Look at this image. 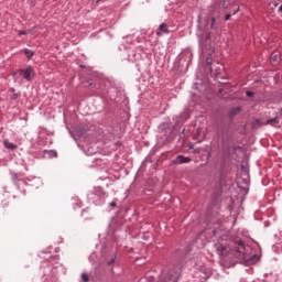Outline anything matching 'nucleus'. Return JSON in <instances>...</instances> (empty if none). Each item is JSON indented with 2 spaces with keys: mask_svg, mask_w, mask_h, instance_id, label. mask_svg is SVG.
I'll list each match as a JSON object with an SVG mask.
<instances>
[{
  "mask_svg": "<svg viewBox=\"0 0 282 282\" xmlns=\"http://www.w3.org/2000/svg\"><path fill=\"white\" fill-rule=\"evenodd\" d=\"M230 17H232V15H231V14H227L226 18H225V20H226V21H230Z\"/></svg>",
  "mask_w": 282,
  "mask_h": 282,
  "instance_id": "6ab92c4d",
  "label": "nucleus"
},
{
  "mask_svg": "<svg viewBox=\"0 0 282 282\" xmlns=\"http://www.w3.org/2000/svg\"><path fill=\"white\" fill-rule=\"evenodd\" d=\"M13 98H19V95H18V94H14V95H13Z\"/></svg>",
  "mask_w": 282,
  "mask_h": 282,
  "instance_id": "412c9836",
  "label": "nucleus"
},
{
  "mask_svg": "<svg viewBox=\"0 0 282 282\" xmlns=\"http://www.w3.org/2000/svg\"><path fill=\"white\" fill-rule=\"evenodd\" d=\"M82 280H83L84 282H89V275H87V273H83V274H82Z\"/></svg>",
  "mask_w": 282,
  "mask_h": 282,
  "instance_id": "9b49d317",
  "label": "nucleus"
},
{
  "mask_svg": "<svg viewBox=\"0 0 282 282\" xmlns=\"http://www.w3.org/2000/svg\"><path fill=\"white\" fill-rule=\"evenodd\" d=\"M209 72L214 74V76H219V74H221V64L217 63L216 65L210 66Z\"/></svg>",
  "mask_w": 282,
  "mask_h": 282,
  "instance_id": "20e7f679",
  "label": "nucleus"
},
{
  "mask_svg": "<svg viewBox=\"0 0 282 282\" xmlns=\"http://www.w3.org/2000/svg\"><path fill=\"white\" fill-rule=\"evenodd\" d=\"M280 11L282 12V6L280 7Z\"/></svg>",
  "mask_w": 282,
  "mask_h": 282,
  "instance_id": "4be33fe9",
  "label": "nucleus"
},
{
  "mask_svg": "<svg viewBox=\"0 0 282 282\" xmlns=\"http://www.w3.org/2000/svg\"><path fill=\"white\" fill-rule=\"evenodd\" d=\"M24 55L30 61V58H32V56H34V52L32 50L25 48L24 50Z\"/></svg>",
  "mask_w": 282,
  "mask_h": 282,
  "instance_id": "1a4fd4ad",
  "label": "nucleus"
},
{
  "mask_svg": "<svg viewBox=\"0 0 282 282\" xmlns=\"http://www.w3.org/2000/svg\"><path fill=\"white\" fill-rule=\"evenodd\" d=\"M112 263H116V258H112V259L108 262V265H112Z\"/></svg>",
  "mask_w": 282,
  "mask_h": 282,
  "instance_id": "dca6fc26",
  "label": "nucleus"
},
{
  "mask_svg": "<svg viewBox=\"0 0 282 282\" xmlns=\"http://www.w3.org/2000/svg\"><path fill=\"white\" fill-rule=\"evenodd\" d=\"M164 282H177V278L172 276V278H169V281H164Z\"/></svg>",
  "mask_w": 282,
  "mask_h": 282,
  "instance_id": "ddd939ff",
  "label": "nucleus"
},
{
  "mask_svg": "<svg viewBox=\"0 0 282 282\" xmlns=\"http://www.w3.org/2000/svg\"><path fill=\"white\" fill-rule=\"evenodd\" d=\"M279 61H281V55L279 53H273L271 55V63H273L274 65H276V63H279Z\"/></svg>",
  "mask_w": 282,
  "mask_h": 282,
  "instance_id": "0eeeda50",
  "label": "nucleus"
},
{
  "mask_svg": "<svg viewBox=\"0 0 282 282\" xmlns=\"http://www.w3.org/2000/svg\"><path fill=\"white\" fill-rule=\"evenodd\" d=\"M234 250L238 254L239 259L246 258V245L243 243V241L238 240L237 242H235Z\"/></svg>",
  "mask_w": 282,
  "mask_h": 282,
  "instance_id": "f03ea898",
  "label": "nucleus"
},
{
  "mask_svg": "<svg viewBox=\"0 0 282 282\" xmlns=\"http://www.w3.org/2000/svg\"><path fill=\"white\" fill-rule=\"evenodd\" d=\"M110 206H111L112 208H116V202H111V203H110Z\"/></svg>",
  "mask_w": 282,
  "mask_h": 282,
  "instance_id": "aec40b11",
  "label": "nucleus"
},
{
  "mask_svg": "<svg viewBox=\"0 0 282 282\" xmlns=\"http://www.w3.org/2000/svg\"><path fill=\"white\" fill-rule=\"evenodd\" d=\"M215 21H216V19H215V18H212V24H210V28H214V25H215Z\"/></svg>",
  "mask_w": 282,
  "mask_h": 282,
  "instance_id": "f3484780",
  "label": "nucleus"
},
{
  "mask_svg": "<svg viewBox=\"0 0 282 282\" xmlns=\"http://www.w3.org/2000/svg\"><path fill=\"white\" fill-rule=\"evenodd\" d=\"M241 111V108H236L235 110H232V115H235V113H239Z\"/></svg>",
  "mask_w": 282,
  "mask_h": 282,
  "instance_id": "2eb2a0df",
  "label": "nucleus"
},
{
  "mask_svg": "<svg viewBox=\"0 0 282 282\" xmlns=\"http://www.w3.org/2000/svg\"><path fill=\"white\" fill-rule=\"evenodd\" d=\"M97 3H100V0H98Z\"/></svg>",
  "mask_w": 282,
  "mask_h": 282,
  "instance_id": "5701e85b",
  "label": "nucleus"
},
{
  "mask_svg": "<svg viewBox=\"0 0 282 282\" xmlns=\"http://www.w3.org/2000/svg\"><path fill=\"white\" fill-rule=\"evenodd\" d=\"M191 162V158L178 155L175 160V164H188Z\"/></svg>",
  "mask_w": 282,
  "mask_h": 282,
  "instance_id": "39448f33",
  "label": "nucleus"
},
{
  "mask_svg": "<svg viewBox=\"0 0 282 282\" xmlns=\"http://www.w3.org/2000/svg\"><path fill=\"white\" fill-rule=\"evenodd\" d=\"M246 95H247L249 98H252V96H254V93L248 90V91L246 93Z\"/></svg>",
  "mask_w": 282,
  "mask_h": 282,
  "instance_id": "4468645a",
  "label": "nucleus"
},
{
  "mask_svg": "<svg viewBox=\"0 0 282 282\" xmlns=\"http://www.w3.org/2000/svg\"><path fill=\"white\" fill-rule=\"evenodd\" d=\"M25 34H28L26 31H20V32H19V35H20V36H21V35H25Z\"/></svg>",
  "mask_w": 282,
  "mask_h": 282,
  "instance_id": "a211bd4d",
  "label": "nucleus"
},
{
  "mask_svg": "<svg viewBox=\"0 0 282 282\" xmlns=\"http://www.w3.org/2000/svg\"><path fill=\"white\" fill-rule=\"evenodd\" d=\"M267 124H271V127H279V118H272L267 121Z\"/></svg>",
  "mask_w": 282,
  "mask_h": 282,
  "instance_id": "6e6552de",
  "label": "nucleus"
},
{
  "mask_svg": "<svg viewBox=\"0 0 282 282\" xmlns=\"http://www.w3.org/2000/svg\"><path fill=\"white\" fill-rule=\"evenodd\" d=\"M218 250L220 251V254L224 257L228 252V248L224 245L218 246Z\"/></svg>",
  "mask_w": 282,
  "mask_h": 282,
  "instance_id": "9d476101",
  "label": "nucleus"
},
{
  "mask_svg": "<svg viewBox=\"0 0 282 282\" xmlns=\"http://www.w3.org/2000/svg\"><path fill=\"white\" fill-rule=\"evenodd\" d=\"M163 34H169V25H166V23L160 24L156 31L158 36H163Z\"/></svg>",
  "mask_w": 282,
  "mask_h": 282,
  "instance_id": "7ed1b4c3",
  "label": "nucleus"
},
{
  "mask_svg": "<svg viewBox=\"0 0 282 282\" xmlns=\"http://www.w3.org/2000/svg\"><path fill=\"white\" fill-rule=\"evenodd\" d=\"M3 144H4L6 149H10L11 151H14L15 149H18L17 144H14L8 140H6L3 142Z\"/></svg>",
  "mask_w": 282,
  "mask_h": 282,
  "instance_id": "423d86ee",
  "label": "nucleus"
},
{
  "mask_svg": "<svg viewBox=\"0 0 282 282\" xmlns=\"http://www.w3.org/2000/svg\"><path fill=\"white\" fill-rule=\"evenodd\" d=\"M206 63H207L208 67H213V58L212 57H207Z\"/></svg>",
  "mask_w": 282,
  "mask_h": 282,
  "instance_id": "f8f14e48",
  "label": "nucleus"
},
{
  "mask_svg": "<svg viewBox=\"0 0 282 282\" xmlns=\"http://www.w3.org/2000/svg\"><path fill=\"white\" fill-rule=\"evenodd\" d=\"M18 74H20V76H22V78H24V80H32V78H34V68H32V66H29L26 68H21L18 70Z\"/></svg>",
  "mask_w": 282,
  "mask_h": 282,
  "instance_id": "f257e3e1",
  "label": "nucleus"
}]
</instances>
